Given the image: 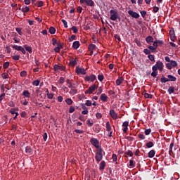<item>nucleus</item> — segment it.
Segmentation results:
<instances>
[{
  "mask_svg": "<svg viewBox=\"0 0 180 180\" xmlns=\"http://www.w3.org/2000/svg\"><path fill=\"white\" fill-rule=\"evenodd\" d=\"M158 70L160 72L164 70V63L160 60L157 61L155 65L152 67L151 77L155 78L158 75Z\"/></svg>",
  "mask_w": 180,
  "mask_h": 180,
  "instance_id": "obj_1",
  "label": "nucleus"
},
{
  "mask_svg": "<svg viewBox=\"0 0 180 180\" xmlns=\"http://www.w3.org/2000/svg\"><path fill=\"white\" fill-rule=\"evenodd\" d=\"M103 153L105 154V152L103 151V148H100L96 150L95 159H96V161H97L98 163L101 162L102 160H103Z\"/></svg>",
  "mask_w": 180,
  "mask_h": 180,
  "instance_id": "obj_2",
  "label": "nucleus"
},
{
  "mask_svg": "<svg viewBox=\"0 0 180 180\" xmlns=\"http://www.w3.org/2000/svg\"><path fill=\"white\" fill-rule=\"evenodd\" d=\"M110 20L115 21L116 20L119 19L120 21V18L119 17V13H117V10H110Z\"/></svg>",
  "mask_w": 180,
  "mask_h": 180,
  "instance_id": "obj_3",
  "label": "nucleus"
},
{
  "mask_svg": "<svg viewBox=\"0 0 180 180\" xmlns=\"http://www.w3.org/2000/svg\"><path fill=\"white\" fill-rule=\"evenodd\" d=\"M96 89H98V84H94L90 86V87L85 91L84 94H89V95H91V94H94V92H95Z\"/></svg>",
  "mask_w": 180,
  "mask_h": 180,
  "instance_id": "obj_4",
  "label": "nucleus"
},
{
  "mask_svg": "<svg viewBox=\"0 0 180 180\" xmlns=\"http://www.w3.org/2000/svg\"><path fill=\"white\" fill-rule=\"evenodd\" d=\"M91 144L94 146V147L96 148L97 150H99V148H101V146H99V141L96 139V138H92L90 140Z\"/></svg>",
  "mask_w": 180,
  "mask_h": 180,
  "instance_id": "obj_5",
  "label": "nucleus"
},
{
  "mask_svg": "<svg viewBox=\"0 0 180 180\" xmlns=\"http://www.w3.org/2000/svg\"><path fill=\"white\" fill-rule=\"evenodd\" d=\"M53 70L56 72H60V71H65V66H64V65H59L58 64H55L53 65Z\"/></svg>",
  "mask_w": 180,
  "mask_h": 180,
  "instance_id": "obj_6",
  "label": "nucleus"
},
{
  "mask_svg": "<svg viewBox=\"0 0 180 180\" xmlns=\"http://www.w3.org/2000/svg\"><path fill=\"white\" fill-rule=\"evenodd\" d=\"M76 72L77 75H86V71H85L84 68H81L78 66L76 67Z\"/></svg>",
  "mask_w": 180,
  "mask_h": 180,
  "instance_id": "obj_7",
  "label": "nucleus"
},
{
  "mask_svg": "<svg viewBox=\"0 0 180 180\" xmlns=\"http://www.w3.org/2000/svg\"><path fill=\"white\" fill-rule=\"evenodd\" d=\"M96 76L95 75H91L90 76H86L84 77V81H86V82H94V81H96Z\"/></svg>",
  "mask_w": 180,
  "mask_h": 180,
  "instance_id": "obj_8",
  "label": "nucleus"
},
{
  "mask_svg": "<svg viewBox=\"0 0 180 180\" xmlns=\"http://www.w3.org/2000/svg\"><path fill=\"white\" fill-rule=\"evenodd\" d=\"M128 13L129 15L131 16V18H134L135 19H139V18H140V14H139L136 12H134L131 10H129L128 11Z\"/></svg>",
  "mask_w": 180,
  "mask_h": 180,
  "instance_id": "obj_9",
  "label": "nucleus"
},
{
  "mask_svg": "<svg viewBox=\"0 0 180 180\" xmlns=\"http://www.w3.org/2000/svg\"><path fill=\"white\" fill-rule=\"evenodd\" d=\"M110 116L113 119V120H116V119H117V113L115 112V110H110Z\"/></svg>",
  "mask_w": 180,
  "mask_h": 180,
  "instance_id": "obj_10",
  "label": "nucleus"
},
{
  "mask_svg": "<svg viewBox=\"0 0 180 180\" xmlns=\"http://www.w3.org/2000/svg\"><path fill=\"white\" fill-rule=\"evenodd\" d=\"M85 3L87 5V6H91V8L95 6V2L93 1V0H84V4Z\"/></svg>",
  "mask_w": 180,
  "mask_h": 180,
  "instance_id": "obj_11",
  "label": "nucleus"
},
{
  "mask_svg": "<svg viewBox=\"0 0 180 180\" xmlns=\"http://www.w3.org/2000/svg\"><path fill=\"white\" fill-rule=\"evenodd\" d=\"M79 41H75L72 44V49L73 50H78L79 49Z\"/></svg>",
  "mask_w": 180,
  "mask_h": 180,
  "instance_id": "obj_12",
  "label": "nucleus"
},
{
  "mask_svg": "<svg viewBox=\"0 0 180 180\" xmlns=\"http://www.w3.org/2000/svg\"><path fill=\"white\" fill-rule=\"evenodd\" d=\"M123 81H124V79L122 77H119L118 79L116 80V85L119 86L120 85H122L123 84Z\"/></svg>",
  "mask_w": 180,
  "mask_h": 180,
  "instance_id": "obj_13",
  "label": "nucleus"
},
{
  "mask_svg": "<svg viewBox=\"0 0 180 180\" xmlns=\"http://www.w3.org/2000/svg\"><path fill=\"white\" fill-rule=\"evenodd\" d=\"M106 167V162L105 161H101L99 165V169L100 171H103L105 169V167Z\"/></svg>",
  "mask_w": 180,
  "mask_h": 180,
  "instance_id": "obj_14",
  "label": "nucleus"
},
{
  "mask_svg": "<svg viewBox=\"0 0 180 180\" xmlns=\"http://www.w3.org/2000/svg\"><path fill=\"white\" fill-rule=\"evenodd\" d=\"M108 96H106L105 94H102L100 96V99L102 101V102H108Z\"/></svg>",
  "mask_w": 180,
  "mask_h": 180,
  "instance_id": "obj_15",
  "label": "nucleus"
},
{
  "mask_svg": "<svg viewBox=\"0 0 180 180\" xmlns=\"http://www.w3.org/2000/svg\"><path fill=\"white\" fill-rule=\"evenodd\" d=\"M77 61H78V58H75V60H70L69 64L71 67H75V65H77Z\"/></svg>",
  "mask_w": 180,
  "mask_h": 180,
  "instance_id": "obj_16",
  "label": "nucleus"
},
{
  "mask_svg": "<svg viewBox=\"0 0 180 180\" xmlns=\"http://www.w3.org/2000/svg\"><path fill=\"white\" fill-rule=\"evenodd\" d=\"M30 11V8H29L27 6H23L22 7V12H23V13H27V12Z\"/></svg>",
  "mask_w": 180,
  "mask_h": 180,
  "instance_id": "obj_17",
  "label": "nucleus"
},
{
  "mask_svg": "<svg viewBox=\"0 0 180 180\" xmlns=\"http://www.w3.org/2000/svg\"><path fill=\"white\" fill-rule=\"evenodd\" d=\"M142 95H143L146 98L151 99L153 98V95L147 93L146 91H143Z\"/></svg>",
  "mask_w": 180,
  "mask_h": 180,
  "instance_id": "obj_18",
  "label": "nucleus"
},
{
  "mask_svg": "<svg viewBox=\"0 0 180 180\" xmlns=\"http://www.w3.org/2000/svg\"><path fill=\"white\" fill-rule=\"evenodd\" d=\"M23 47L26 50V51H28V53H30V54H32V53H33V50L30 46L27 45H23Z\"/></svg>",
  "mask_w": 180,
  "mask_h": 180,
  "instance_id": "obj_19",
  "label": "nucleus"
},
{
  "mask_svg": "<svg viewBox=\"0 0 180 180\" xmlns=\"http://www.w3.org/2000/svg\"><path fill=\"white\" fill-rule=\"evenodd\" d=\"M167 79L169 82L172 81L173 82H175V81H176V77H175L174 76H172L171 75H168Z\"/></svg>",
  "mask_w": 180,
  "mask_h": 180,
  "instance_id": "obj_20",
  "label": "nucleus"
},
{
  "mask_svg": "<svg viewBox=\"0 0 180 180\" xmlns=\"http://www.w3.org/2000/svg\"><path fill=\"white\" fill-rule=\"evenodd\" d=\"M146 43H153L154 42V38H153L151 36H148L146 38Z\"/></svg>",
  "mask_w": 180,
  "mask_h": 180,
  "instance_id": "obj_21",
  "label": "nucleus"
},
{
  "mask_svg": "<svg viewBox=\"0 0 180 180\" xmlns=\"http://www.w3.org/2000/svg\"><path fill=\"white\" fill-rule=\"evenodd\" d=\"M25 153L26 154L31 155L33 153V150L32 149V148H30V146H27L25 148Z\"/></svg>",
  "mask_w": 180,
  "mask_h": 180,
  "instance_id": "obj_22",
  "label": "nucleus"
},
{
  "mask_svg": "<svg viewBox=\"0 0 180 180\" xmlns=\"http://www.w3.org/2000/svg\"><path fill=\"white\" fill-rule=\"evenodd\" d=\"M11 46L12 47V49H13L14 50H17V51H20L21 49L22 46H18V45H11Z\"/></svg>",
  "mask_w": 180,
  "mask_h": 180,
  "instance_id": "obj_23",
  "label": "nucleus"
},
{
  "mask_svg": "<svg viewBox=\"0 0 180 180\" xmlns=\"http://www.w3.org/2000/svg\"><path fill=\"white\" fill-rule=\"evenodd\" d=\"M167 92L169 95H171L172 94H174V92H175V87L174 86H169Z\"/></svg>",
  "mask_w": 180,
  "mask_h": 180,
  "instance_id": "obj_24",
  "label": "nucleus"
},
{
  "mask_svg": "<svg viewBox=\"0 0 180 180\" xmlns=\"http://www.w3.org/2000/svg\"><path fill=\"white\" fill-rule=\"evenodd\" d=\"M96 45L92 44L89 45V51H94V50H96Z\"/></svg>",
  "mask_w": 180,
  "mask_h": 180,
  "instance_id": "obj_25",
  "label": "nucleus"
},
{
  "mask_svg": "<svg viewBox=\"0 0 180 180\" xmlns=\"http://www.w3.org/2000/svg\"><path fill=\"white\" fill-rule=\"evenodd\" d=\"M160 82H162V84H165L167 82H169L168 78L165 77L164 75H162Z\"/></svg>",
  "mask_w": 180,
  "mask_h": 180,
  "instance_id": "obj_26",
  "label": "nucleus"
},
{
  "mask_svg": "<svg viewBox=\"0 0 180 180\" xmlns=\"http://www.w3.org/2000/svg\"><path fill=\"white\" fill-rule=\"evenodd\" d=\"M154 155H155V150H151L148 153V158H153Z\"/></svg>",
  "mask_w": 180,
  "mask_h": 180,
  "instance_id": "obj_27",
  "label": "nucleus"
},
{
  "mask_svg": "<svg viewBox=\"0 0 180 180\" xmlns=\"http://www.w3.org/2000/svg\"><path fill=\"white\" fill-rule=\"evenodd\" d=\"M22 28L20 27H16L15 28V31L17 32V33H18V34H20V36H23V32L22 31Z\"/></svg>",
  "mask_w": 180,
  "mask_h": 180,
  "instance_id": "obj_28",
  "label": "nucleus"
},
{
  "mask_svg": "<svg viewBox=\"0 0 180 180\" xmlns=\"http://www.w3.org/2000/svg\"><path fill=\"white\" fill-rule=\"evenodd\" d=\"M22 95H23L24 96H25V98H30V93L29 92V91L25 90V91L22 92Z\"/></svg>",
  "mask_w": 180,
  "mask_h": 180,
  "instance_id": "obj_29",
  "label": "nucleus"
},
{
  "mask_svg": "<svg viewBox=\"0 0 180 180\" xmlns=\"http://www.w3.org/2000/svg\"><path fill=\"white\" fill-rule=\"evenodd\" d=\"M146 146L147 148H151V147H154V143H153L152 141H149L146 143Z\"/></svg>",
  "mask_w": 180,
  "mask_h": 180,
  "instance_id": "obj_30",
  "label": "nucleus"
},
{
  "mask_svg": "<svg viewBox=\"0 0 180 180\" xmlns=\"http://www.w3.org/2000/svg\"><path fill=\"white\" fill-rule=\"evenodd\" d=\"M106 130L107 131H110L112 130V127L110 126V123L109 122H106Z\"/></svg>",
  "mask_w": 180,
  "mask_h": 180,
  "instance_id": "obj_31",
  "label": "nucleus"
},
{
  "mask_svg": "<svg viewBox=\"0 0 180 180\" xmlns=\"http://www.w3.org/2000/svg\"><path fill=\"white\" fill-rule=\"evenodd\" d=\"M51 34H54L56 33V28L53 27H51L49 30Z\"/></svg>",
  "mask_w": 180,
  "mask_h": 180,
  "instance_id": "obj_32",
  "label": "nucleus"
},
{
  "mask_svg": "<svg viewBox=\"0 0 180 180\" xmlns=\"http://www.w3.org/2000/svg\"><path fill=\"white\" fill-rule=\"evenodd\" d=\"M170 40H172V41H175L176 40V37H175V33L170 34Z\"/></svg>",
  "mask_w": 180,
  "mask_h": 180,
  "instance_id": "obj_33",
  "label": "nucleus"
},
{
  "mask_svg": "<svg viewBox=\"0 0 180 180\" xmlns=\"http://www.w3.org/2000/svg\"><path fill=\"white\" fill-rule=\"evenodd\" d=\"M170 65H172V68H175L178 65V63H176V61L175 60H171Z\"/></svg>",
  "mask_w": 180,
  "mask_h": 180,
  "instance_id": "obj_34",
  "label": "nucleus"
},
{
  "mask_svg": "<svg viewBox=\"0 0 180 180\" xmlns=\"http://www.w3.org/2000/svg\"><path fill=\"white\" fill-rule=\"evenodd\" d=\"M98 81H100V82H102V81H103V79H105V76H103V75H98Z\"/></svg>",
  "mask_w": 180,
  "mask_h": 180,
  "instance_id": "obj_35",
  "label": "nucleus"
},
{
  "mask_svg": "<svg viewBox=\"0 0 180 180\" xmlns=\"http://www.w3.org/2000/svg\"><path fill=\"white\" fill-rule=\"evenodd\" d=\"M32 85H34L35 86H39V85H40V80H34L32 82Z\"/></svg>",
  "mask_w": 180,
  "mask_h": 180,
  "instance_id": "obj_36",
  "label": "nucleus"
},
{
  "mask_svg": "<svg viewBox=\"0 0 180 180\" xmlns=\"http://www.w3.org/2000/svg\"><path fill=\"white\" fill-rule=\"evenodd\" d=\"M65 103H67V105H72V100L71 98H67L65 100Z\"/></svg>",
  "mask_w": 180,
  "mask_h": 180,
  "instance_id": "obj_37",
  "label": "nucleus"
},
{
  "mask_svg": "<svg viewBox=\"0 0 180 180\" xmlns=\"http://www.w3.org/2000/svg\"><path fill=\"white\" fill-rule=\"evenodd\" d=\"M174 147V142L170 143L169 149V154L171 155V153H172V148Z\"/></svg>",
  "mask_w": 180,
  "mask_h": 180,
  "instance_id": "obj_38",
  "label": "nucleus"
},
{
  "mask_svg": "<svg viewBox=\"0 0 180 180\" xmlns=\"http://www.w3.org/2000/svg\"><path fill=\"white\" fill-rule=\"evenodd\" d=\"M2 78H4V79H8V78L9 77V75H8L7 73L4 72L1 75Z\"/></svg>",
  "mask_w": 180,
  "mask_h": 180,
  "instance_id": "obj_39",
  "label": "nucleus"
},
{
  "mask_svg": "<svg viewBox=\"0 0 180 180\" xmlns=\"http://www.w3.org/2000/svg\"><path fill=\"white\" fill-rule=\"evenodd\" d=\"M77 92H78V90L77 89H72L70 91V94L71 95H75L77 94Z\"/></svg>",
  "mask_w": 180,
  "mask_h": 180,
  "instance_id": "obj_40",
  "label": "nucleus"
},
{
  "mask_svg": "<svg viewBox=\"0 0 180 180\" xmlns=\"http://www.w3.org/2000/svg\"><path fill=\"white\" fill-rule=\"evenodd\" d=\"M125 154L129 155V157H133V152H131L130 150H128L127 152H125Z\"/></svg>",
  "mask_w": 180,
  "mask_h": 180,
  "instance_id": "obj_41",
  "label": "nucleus"
},
{
  "mask_svg": "<svg viewBox=\"0 0 180 180\" xmlns=\"http://www.w3.org/2000/svg\"><path fill=\"white\" fill-rule=\"evenodd\" d=\"M143 53H146L147 56H150L151 54V51L149 49H145L143 50Z\"/></svg>",
  "mask_w": 180,
  "mask_h": 180,
  "instance_id": "obj_42",
  "label": "nucleus"
},
{
  "mask_svg": "<svg viewBox=\"0 0 180 180\" xmlns=\"http://www.w3.org/2000/svg\"><path fill=\"white\" fill-rule=\"evenodd\" d=\"M112 161H114V162H117V155L116 154H112Z\"/></svg>",
  "mask_w": 180,
  "mask_h": 180,
  "instance_id": "obj_43",
  "label": "nucleus"
},
{
  "mask_svg": "<svg viewBox=\"0 0 180 180\" xmlns=\"http://www.w3.org/2000/svg\"><path fill=\"white\" fill-rule=\"evenodd\" d=\"M144 133H145L146 136H150V134L151 133V129H146Z\"/></svg>",
  "mask_w": 180,
  "mask_h": 180,
  "instance_id": "obj_44",
  "label": "nucleus"
},
{
  "mask_svg": "<svg viewBox=\"0 0 180 180\" xmlns=\"http://www.w3.org/2000/svg\"><path fill=\"white\" fill-rule=\"evenodd\" d=\"M77 36L72 35L70 37L68 38L69 41H72L73 40H76Z\"/></svg>",
  "mask_w": 180,
  "mask_h": 180,
  "instance_id": "obj_45",
  "label": "nucleus"
},
{
  "mask_svg": "<svg viewBox=\"0 0 180 180\" xmlns=\"http://www.w3.org/2000/svg\"><path fill=\"white\" fill-rule=\"evenodd\" d=\"M139 139H140L141 140H145L146 139V136H144V134H139L138 135Z\"/></svg>",
  "mask_w": 180,
  "mask_h": 180,
  "instance_id": "obj_46",
  "label": "nucleus"
},
{
  "mask_svg": "<svg viewBox=\"0 0 180 180\" xmlns=\"http://www.w3.org/2000/svg\"><path fill=\"white\" fill-rule=\"evenodd\" d=\"M86 106H92V101L86 100L85 103Z\"/></svg>",
  "mask_w": 180,
  "mask_h": 180,
  "instance_id": "obj_47",
  "label": "nucleus"
},
{
  "mask_svg": "<svg viewBox=\"0 0 180 180\" xmlns=\"http://www.w3.org/2000/svg\"><path fill=\"white\" fill-rule=\"evenodd\" d=\"M62 23L64 25V27L67 29L68 27V25L67 24V21L64 19L61 20Z\"/></svg>",
  "mask_w": 180,
  "mask_h": 180,
  "instance_id": "obj_48",
  "label": "nucleus"
},
{
  "mask_svg": "<svg viewBox=\"0 0 180 180\" xmlns=\"http://www.w3.org/2000/svg\"><path fill=\"white\" fill-rule=\"evenodd\" d=\"M9 67V62H5L3 65V68H4L5 70H6V68H8Z\"/></svg>",
  "mask_w": 180,
  "mask_h": 180,
  "instance_id": "obj_49",
  "label": "nucleus"
},
{
  "mask_svg": "<svg viewBox=\"0 0 180 180\" xmlns=\"http://www.w3.org/2000/svg\"><path fill=\"white\" fill-rule=\"evenodd\" d=\"M20 77H26L27 75V72L23 70L20 73Z\"/></svg>",
  "mask_w": 180,
  "mask_h": 180,
  "instance_id": "obj_50",
  "label": "nucleus"
},
{
  "mask_svg": "<svg viewBox=\"0 0 180 180\" xmlns=\"http://www.w3.org/2000/svg\"><path fill=\"white\" fill-rule=\"evenodd\" d=\"M80 106H82V108L83 109V110H88V108H86V105L82 103H80Z\"/></svg>",
  "mask_w": 180,
  "mask_h": 180,
  "instance_id": "obj_51",
  "label": "nucleus"
},
{
  "mask_svg": "<svg viewBox=\"0 0 180 180\" xmlns=\"http://www.w3.org/2000/svg\"><path fill=\"white\" fill-rule=\"evenodd\" d=\"M74 112H75V108L70 106L69 109V113H74Z\"/></svg>",
  "mask_w": 180,
  "mask_h": 180,
  "instance_id": "obj_52",
  "label": "nucleus"
},
{
  "mask_svg": "<svg viewBox=\"0 0 180 180\" xmlns=\"http://www.w3.org/2000/svg\"><path fill=\"white\" fill-rule=\"evenodd\" d=\"M158 46H162V44H164V41H161V40H155Z\"/></svg>",
  "mask_w": 180,
  "mask_h": 180,
  "instance_id": "obj_53",
  "label": "nucleus"
},
{
  "mask_svg": "<svg viewBox=\"0 0 180 180\" xmlns=\"http://www.w3.org/2000/svg\"><path fill=\"white\" fill-rule=\"evenodd\" d=\"M19 58H20V56L19 55H15L13 56V60H14L15 61H18V60H19Z\"/></svg>",
  "mask_w": 180,
  "mask_h": 180,
  "instance_id": "obj_54",
  "label": "nucleus"
},
{
  "mask_svg": "<svg viewBox=\"0 0 180 180\" xmlns=\"http://www.w3.org/2000/svg\"><path fill=\"white\" fill-rule=\"evenodd\" d=\"M103 91V89L102 88V86H100L98 89L97 91V95H101L102 94V91Z\"/></svg>",
  "mask_w": 180,
  "mask_h": 180,
  "instance_id": "obj_55",
  "label": "nucleus"
},
{
  "mask_svg": "<svg viewBox=\"0 0 180 180\" xmlns=\"http://www.w3.org/2000/svg\"><path fill=\"white\" fill-rule=\"evenodd\" d=\"M148 58H149V60H150V61H155V59H154V55H148Z\"/></svg>",
  "mask_w": 180,
  "mask_h": 180,
  "instance_id": "obj_56",
  "label": "nucleus"
},
{
  "mask_svg": "<svg viewBox=\"0 0 180 180\" xmlns=\"http://www.w3.org/2000/svg\"><path fill=\"white\" fill-rule=\"evenodd\" d=\"M159 11H160V8H158L157 6L153 7V12H154V13H157V12H158Z\"/></svg>",
  "mask_w": 180,
  "mask_h": 180,
  "instance_id": "obj_57",
  "label": "nucleus"
},
{
  "mask_svg": "<svg viewBox=\"0 0 180 180\" xmlns=\"http://www.w3.org/2000/svg\"><path fill=\"white\" fill-rule=\"evenodd\" d=\"M124 139H126V140H129V141H133L134 140V138L131 136H125Z\"/></svg>",
  "mask_w": 180,
  "mask_h": 180,
  "instance_id": "obj_58",
  "label": "nucleus"
},
{
  "mask_svg": "<svg viewBox=\"0 0 180 180\" xmlns=\"http://www.w3.org/2000/svg\"><path fill=\"white\" fill-rule=\"evenodd\" d=\"M72 30H73V33H78V29L75 26L72 27Z\"/></svg>",
  "mask_w": 180,
  "mask_h": 180,
  "instance_id": "obj_59",
  "label": "nucleus"
},
{
  "mask_svg": "<svg viewBox=\"0 0 180 180\" xmlns=\"http://www.w3.org/2000/svg\"><path fill=\"white\" fill-rule=\"evenodd\" d=\"M129 167H132V168H134V167H135L134 161H133L132 160H129Z\"/></svg>",
  "mask_w": 180,
  "mask_h": 180,
  "instance_id": "obj_60",
  "label": "nucleus"
},
{
  "mask_svg": "<svg viewBox=\"0 0 180 180\" xmlns=\"http://www.w3.org/2000/svg\"><path fill=\"white\" fill-rule=\"evenodd\" d=\"M5 93H2V94L0 95V103L2 102V101H4V98H5Z\"/></svg>",
  "mask_w": 180,
  "mask_h": 180,
  "instance_id": "obj_61",
  "label": "nucleus"
},
{
  "mask_svg": "<svg viewBox=\"0 0 180 180\" xmlns=\"http://www.w3.org/2000/svg\"><path fill=\"white\" fill-rule=\"evenodd\" d=\"M141 15L142 18H146V15H147V12L146 11H141Z\"/></svg>",
  "mask_w": 180,
  "mask_h": 180,
  "instance_id": "obj_62",
  "label": "nucleus"
},
{
  "mask_svg": "<svg viewBox=\"0 0 180 180\" xmlns=\"http://www.w3.org/2000/svg\"><path fill=\"white\" fill-rule=\"evenodd\" d=\"M166 68H167L168 70H172V65H171L170 63L166 64Z\"/></svg>",
  "mask_w": 180,
  "mask_h": 180,
  "instance_id": "obj_63",
  "label": "nucleus"
},
{
  "mask_svg": "<svg viewBox=\"0 0 180 180\" xmlns=\"http://www.w3.org/2000/svg\"><path fill=\"white\" fill-rule=\"evenodd\" d=\"M123 127H129V122L125 121L122 124Z\"/></svg>",
  "mask_w": 180,
  "mask_h": 180,
  "instance_id": "obj_64",
  "label": "nucleus"
}]
</instances>
